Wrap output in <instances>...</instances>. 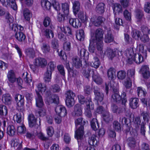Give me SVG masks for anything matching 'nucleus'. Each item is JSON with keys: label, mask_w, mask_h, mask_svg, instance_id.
Segmentation results:
<instances>
[{"label": "nucleus", "mask_w": 150, "mask_h": 150, "mask_svg": "<svg viewBox=\"0 0 150 150\" xmlns=\"http://www.w3.org/2000/svg\"><path fill=\"white\" fill-rule=\"evenodd\" d=\"M38 90L45 97L46 102L49 105L53 103L58 104L59 103V98L56 95H53L51 92L49 90H46V87L45 85H42L41 83H39L37 86Z\"/></svg>", "instance_id": "1"}, {"label": "nucleus", "mask_w": 150, "mask_h": 150, "mask_svg": "<svg viewBox=\"0 0 150 150\" xmlns=\"http://www.w3.org/2000/svg\"><path fill=\"white\" fill-rule=\"evenodd\" d=\"M86 122L83 120L82 117H79L75 120V123L76 127L79 125H80L79 128L75 132V137L76 138L77 140H81L83 139L84 134V127L83 126L85 125Z\"/></svg>", "instance_id": "2"}, {"label": "nucleus", "mask_w": 150, "mask_h": 150, "mask_svg": "<svg viewBox=\"0 0 150 150\" xmlns=\"http://www.w3.org/2000/svg\"><path fill=\"white\" fill-rule=\"evenodd\" d=\"M119 121L122 124H125L126 129L125 130V131L127 134H129L132 136H135L137 134L136 130L134 129L131 126V124L129 120H128L125 117L121 116L120 117Z\"/></svg>", "instance_id": "3"}, {"label": "nucleus", "mask_w": 150, "mask_h": 150, "mask_svg": "<svg viewBox=\"0 0 150 150\" xmlns=\"http://www.w3.org/2000/svg\"><path fill=\"white\" fill-rule=\"evenodd\" d=\"M28 120L29 126L30 127H34L35 129H38L40 125L41 120L39 119V124L37 123V119L34 115L32 114H30L28 116Z\"/></svg>", "instance_id": "4"}, {"label": "nucleus", "mask_w": 150, "mask_h": 150, "mask_svg": "<svg viewBox=\"0 0 150 150\" xmlns=\"http://www.w3.org/2000/svg\"><path fill=\"white\" fill-rule=\"evenodd\" d=\"M97 137L94 134L93 135L89 138L88 141L89 145L93 146H89L86 148L85 150H96L93 146H97L98 142L96 139Z\"/></svg>", "instance_id": "5"}, {"label": "nucleus", "mask_w": 150, "mask_h": 150, "mask_svg": "<svg viewBox=\"0 0 150 150\" xmlns=\"http://www.w3.org/2000/svg\"><path fill=\"white\" fill-rule=\"evenodd\" d=\"M105 21V19L101 16L97 18L93 17L91 19V23L95 26L98 27L101 25Z\"/></svg>", "instance_id": "6"}, {"label": "nucleus", "mask_w": 150, "mask_h": 150, "mask_svg": "<svg viewBox=\"0 0 150 150\" xmlns=\"http://www.w3.org/2000/svg\"><path fill=\"white\" fill-rule=\"evenodd\" d=\"M55 111L57 115L62 117H64L67 114L65 108L62 105H57L55 108Z\"/></svg>", "instance_id": "7"}, {"label": "nucleus", "mask_w": 150, "mask_h": 150, "mask_svg": "<svg viewBox=\"0 0 150 150\" xmlns=\"http://www.w3.org/2000/svg\"><path fill=\"white\" fill-rule=\"evenodd\" d=\"M94 92L95 95V99L98 103L101 102L103 100L104 96L103 93L100 91L99 88L97 87H95Z\"/></svg>", "instance_id": "8"}, {"label": "nucleus", "mask_w": 150, "mask_h": 150, "mask_svg": "<svg viewBox=\"0 0 150 150\" xmlns=\"http://www.w3.org/2000/svg\"><path fill=\"white\" fill-rule=\"evenodd\" d=\"M73 112V115L75 117L81 116L82 114V108L80 104H76L74 106Z\"/></svg>", "instance_id": "9"}, {"label": "nucleus", "mask_w": 150, "mask_h": 150, "mask_svg": "<svg viewBox=\"0 0 150 150\" xmlns=\"http://www.w3.org/2000/svg\"><path fill=\"white\" fill-rule=\"evenodd\" d=\"M144 78L148 79L150 76V72L148 67L146 65H143L142 66L140 70Z\"/></svg>", "instance_id": "10"}, {"label": "nucleus", "mask_w": 150, "mask_h": 150, "mask_svg": "<svg viewBox=\"0 0 150 150\" xmlns=\"http://www.w3.org/2000/svg\"><path fill=\"white\" fill-rule=\"evenodd\" d=\"M9 26L10 28L14 31L15 33L22 32V31L23 30V27L16 24H13L11 23L9 24Z\"/></svg>", "instance_id": "11"}, {"label": "nucleus", "mask_w": 150, "mask_h": 150, "mask_svg": "<svg viewBox=\"0 0 150 150\" xmlns=\"http://www.w3.org/2000/svg\"><path fill=\"white\" fill-rule=\"evenodd\" d=\"M104 31L102 29L99 28L96 29L95 32V37L96 40L93 41H101L103 40Z\"/></svg>", "instance_id": "12"}, {"label": "nucleus", "mask_w": 150, "mask_h": 150, "mask_svg": "<svg viewBox=\"0 0 150 150\" xmlns=\"http://www.w3.org/2000/svg\"><path fill=\"white\" fill-rule=\"evenodd\" d=\"M36 96H35L36 105L37 107L40 108L43 105V102L41 96L39 93L36 91Z\"/></svg>", "instance_id": "13"}, {"label": "nucleus", "mask_w": 150, "mask_h": 150, "mask_svg": "<svg viewBox=\"0 0 150 150\" xmlns=\"http://www.w3.org/2000/svg\"><path fill=\"white\" fill-rule=\"evenodd\" d=\"M70 24L74 28H78L80 27L81 25V23L79 20L77 18H71L69 20Z\"/></svg>", "instance_id": "14"}, {"label": "nucleus", "mask_w": 150, "mask_h": 150, "mask_svg": "<svg viewBox=\"0 0 150 150\" xmlns=\"http://www.w3.org/2000/svg\"><path fill=\"white\" fill-rule=\"evenodd\" d=\"M72 65L76 68H80L82 66L81 61L80 58L77 57L72 58Z\"/></svg>", "instance_id": "15"}, {"label": "nucleus", "mask_w": 150, "mask_h": 150, "mask_svg": "<svg viewBox=\"0 0 150 150\" xmlns=\"http://www.w3.org/2000/svg\"><path fill=\"white\" fill-rule=\"evenodd\" d=\"M47 64V61L44 58H39L35 59V64L36 66H40L41 67H43L45 66Z\"/></svg>", "instance_id": "16"}, {"label": "nucleus", "mask_w": 150, "mask_h": 150, "mask_svg": "<svg viewBox=\"0 0 150 150\" xmlns=\"http://www.w3.org/2000/svg\"><path fill=\"white\" fill-rule=\"evenodd\" d=\"M22 77L28 85L31 86V83H32V78L30 74H28L27 72H25L23 73Z\"/></svg>", "instance_id": "17"}, {"label": "nucleus", "mask_w": 150, "mask_h": 150, "mask_svg": "<svg viewBox=\"0 0 150 150\" xmlns=\"http://www.w3.org/2000/svg\"><path fill=\"white\" fill-rule=\"evenodd\" d=\"M41 49L44 54H46L50 52L51 50L50 47L48 44L44 42L42 44Z\"/></svg>", "instance_id": "18"}, {"label": "nucleus", "mask_w": 150, "mask_h": 150, "mask_svg": "<svg viewBox=\"0 0 150 150\" xmlns=\"http://www.w3.org/2000/svg\"><path fill=\"white\" fill-rule=\"evenodd\" d=\"M139 100L136 98H132L129 100V105L133 109H136L139 106Z\"/></svg>", "instance_id": "19"}, {"label": "nucleus", "mask_w": 150, "mask_h": 150, "mask_svg": "<svg viewBox=\"0 0 150 150\" xmlns=\"http://www.w3.org/2000/svg\"><path fill=\"white\" fill-rule=\"evenodd\" d=\"M133 60L137 64L144 61L143 56L139 53L135 54L134 55Z\"/></svg>", "instance_id": "20"}, {"label": "nucleus", "mask_w": 150, "mask_h": 150, "mask_svg": "<svg viewBox=\"0 0 150 150\" xmlns=\"http://www.w3.org/2000/svg\"><path fill=\"white\" fill-rule=\"evenodd\" d=\"M11 145L15 148H16L18 150H20L22 148V146L21 144L22 141H21V143H19V140L18 139H13L11 140Z\"/></svg>", "instance_id": "21"}, {"label": "nucleus", "mask_w": 150, "mask_h": 150, "mask_svg": "<svg viewBox=\"0 0 150 150\" xmlns=\"http://www.w3.org/2000/svg\"><path fill=\"white\" fill-rule=\"evenodd\" d=\"M73 12L75 15L78 12L80 9V4L78 1H75L72 3Z\"/></svg>", "instance_id": "22"}, {"label": "nucleus", "mask_w": 150, "mask_h": 150, "mask_svg": "<svg viewBox=\"0 0 150 150\" xmlns=\"http://www.w3.org/2000/svg\"><path fill=\"white\" fill-rule=\"evenodd\" d=\"M52 72L46 70L44 74V80L45 83H48L51 82Z\"/></svg>", "instance_id": "23"}, {"label": "nucleus", "mask_w": 150, "mask_h": 150, "mask_svg": "<svg viewBox=\"0 0 150 150\" xmlns=\"http://www.w3.org/2000/svg\"><path fill=\"white\" fill-rule=\"evenodd\" d=\"M15 36L16 38L18 41L25 42L26 39V36L23 33L19 32L18 33H15Z\"/></svg>", "instance_id": "24"}, {"label": "nucleus", "mask_w": 150, "mask_h": 150, "mask_svg": "<svg viewBox=\"0 0 150 150\" xmlns=\"http://www.w3.org/2000/svg\"><path fill=\"white\" fill-rule=\"evenodd\" d=\"M126 55L127 57V63L129 64H131L133 62L132 56L134 54V53L132 49H130L127 51L126 53Z\"/></svg>", "instance_id": "25"}, {"label": "nucleus", "mask_w": 150, "mask_h": 150, "mask_svg": "<svg viewBox=\"0 0 150 150\" xmlns=\"http://www.w3.org/2000/svg\"><path fill=\"white\" fill-rule=\"evenodd\" d=\"M78 54L81 57H86L87 58L88 55V52L85 49L80 47L78 48Z\"/></svg>", "instance_id": "26"}, {"label": "nucleus", "mask_w": 150, "mask_h": 150, "mask_svg": "<svg viewBox=\"0 0 150 150\" xmlns=\"http://www.w3.org/2000/svg\"><path fill=\"white\" fill-rule=\"evenodd\" d=\"M76 37L77 39L79 40L83 41L84 38V31L82 29L77 30L76 33Z\"/></svg>", "instance_id": "27"}, {"label": "nucleus", "mask_w": 150, "mask_h": 150, "mask_svg": "<svg viewBox=\"0 0 150 150\" xmlns=\"http://www.w3.org/2000/svg\"><path fill=\"white\" fill-rule=\"evenodd\" d=\"M105 5L103 3H100L98 4L96 7V11L100 14L103 13L105 11Z\"/></svg>", "instance_id": "28"}, {"label": "nucleus", "mask_w": 150, "mask_h": 150, "mask_svg": "<svg viewBox=\"0 0 150 150\" xmlns=\"http://www.w3.org/2000/svg\"><path fill=\"white\" fill-rule=\"evenodd\" d=\"M11 96L8 94L4 95L2 97L3 102L6 105H9L11 103Z\"/></svg>", "instance_id": "29"}, {"label": "nucleus", "mask_w": 150, "mask_h": 150, "mask_svg": "<svg viewBox=\"0 0 150 150\" xmlns=\"http://www.w3.org/2000/svg\"><path fill=\"white\" fill-rule=\"evenodd\" d=\"M44 34L46 38L48 39L52 38L54 35L53 31L47 28H46L44 30Z\"/></svg>", "instance_id": "30"}, {"label": "nucleus", "mask_w": 150, "mask_h": 150, "mask_svg": "<svg viewBox=\"0 0 150 150\" xmlns=\"http://www.w3.org/2000/svg\"><path fill=\"white\" fill-rule=\"evenodd\" d=\"M114 38L112 36L111 31L110 30L108 31L105 35V41L106 43H110L113 41Z\"/></svg>", "instance_id": "31"}, {"label": "nucleus", "mask_w": 150, "mask_h": 150, "mask_svg": "<svg viewBox=\"0 0 150 150\" xmlns=\"http://www.w3.org/2000/svg\"><path fill=\"white\" fill-rule=\"evenodd\" d=\"M14 119L18 123H21L24 119L23 114L22 112H19L14 116Z\"/></svg>", "instance_id": "32"}, {"label": "nucleus", "mask_w": 150, "mask_h": 150, "mask_svg": "<svg viewBox=\"0 0 150 150\" xmlns=\"http://www.w3.org/2000/svg\"><path fill=\"white\" fill-rule=\"evenodd\" d=\"M113 10L115 15L117 13L119 14L122 12V7L119 4H115L113 6Z\"/></svg>", "instance_id": "33"}, {"label": "nucleus", "mask_w": 150, "mask_h": 150, "mask_svg": "<svg viewBox=\"0 0 150 150\" xmlns=\"http://www.w3.org/2000/svg\"><path fill=\"white\" fill-rule=\"evenodd\" d=\"M23 14L25 18L27 21H29L32 16L30 11L27 8H24L23 10Z\"/></svg>", "instance_id": "34"}, {"label": "nucleus", "mask_w": 150, "mask_h": 150, "mask_svg": "<svg viewBox=\"0 0 150 150\" xmlns=\"http://www.w3.org/2000/svg\"><path fill=\"white\" fill-rule=\"evenodd\" d=\"M91 125L92 129L94 131L99 128V126L98 122L96 119L93 118L91 122Z\"/></svg>", "instance_id": "35"}, {"label": "nucleus", "mask_w": 150, "mask_h": 150, "mask_svg": "<svg viewBox=\"0 0 150 150\" xmlns=\"http://www.w3.org/2000/svg\"><path fill=\"white\" fill-rule=\"evenodd\" d=\"M25 53L27 56L30 58H33L35 57V52L33 48H29L26 49Z\"/></svg>", "instance_id": "36"}, {"label": "nucleus", "mask_w": 150, "mask_h": 150, "mask_svg": "<svg viewBox=\"0 0 150 150\" xmlns=\"http://www.w3.org/2000/svg\"><path fill=\"white\" fill-rule=\"evenodd\" d=\"M94 41L95 45H96V48L100 54L103 53V40Z\"/></svg>", "instance_id": "37"}, {"label": "nucleus", "mask_w": 150, "mask_h": 150, "mask_svg": "<svg viewBox=\"0 0 150 150\" xmlns=\"http://www.w3.org/2000/svg\"><path fill=\"white\" fill-rule=\"evenodd\" d=\"M122 98L118 93L113 94L111 96V100L114 102L119 103L121 100Z\"/></svg>", "instance_id": "38"}, {"label": "nucleus", "mask_w": 150, "mask_h": 150, "mask_svg": "<svg viewBox=\"0 0 150 150\" xmlns=\"http://www.w3.org/2000/svg\"><path fill=\"white\" fill-rule=\"evenodd\" d=\"M7 77L9 81L11 83H13L15 81L16 78L14 72L10 71L8 73Z\"/></svg>", "instance_id": "39"}, {"label": "nucleus", "mask_w": 150, "mask_h": 150, "mask_svg": "<svg viewBox=\"0 0 150 150\" xmlns=\"http://www.w3.org/2000/svg\"><path fill=\"white\" fill-rule=\"evenodd\" d=\"M24 98L19 100L17 103V108L21 112H23L24 110Z\"/></svg>", "instance_id": "40"}, {"label": "nucleus", "mask_w": 150, "mask_h": 150, "mask_svg": "<svg viewBox=\"0 0 150 150\" xmlns=\"http://www.w3.org/2000/svg\"><path fill=\"white\" fill-rule=\"evenodd\" d=\"M7 6H10L11 8L14 10L17 9V6L15 0H6Z\"/></svg>", "instance_id": "41"}, {"label": "nucleus", "mask_w": 150, "mask_h": 150, "mask_svg": "<svg viewBox=\"0 0 150 150\" xmlns=\"http://www.w3.org/2000/svg\"><path fill=\"white\" fill-rule=\"evenodd\" d=\"M105 53L108 58L111 59L115 56V52L110 48H108Z\"/></svg>", "instance_id": "42"}, {"label": "nucleus", "mask_w": 150, "mask_h": 150, "mask_svg": "<svg viewBox=\"0 0 150 150\" xmlns=\"http://www.w3.org/2000/svg\"><path fill=\"white\" fill-rule=\"evenodd\" d=\"M107 74L109 79H112L115 76V69L112 68H110L108 70Z\"/></svg>", "instance_id": "43"}, {"label": "nucleus", "mask_w": 150, "mask_h": 150, "mask_svg": "<svg viewBox=\"0 0 150 150\" xmlns=\"http://www.w3.org/2000/svg\"><path fill=\"white\" fill-rule=\"evenodd\" d=\"M16 129L14 126L9 125L7 128V132L10 136H13L16 132Z\"/></svg>", "instance_id": "44"}, {"label": "nucleus", "mask_w": 150, "mask_h": 150, "mask_svg": "<svg viewBox=\"0 0 150 150\" xmlns=\"http://www.w3.org/2000/svg\"><path fill=\"white\" fill-rule=\"evenodd\" d=\"M93 80L96 83L100 84L103 82V79L99 75L94 74L92 76Z\"/></svg>", "instance_id": "45"}, {"label": "nucleus", "mask_w": 150, "mask_h": 150, "mask_svg": "<svg viewBox=\"0 0 150 150\" xmlns=\"http://www.w3.org/2000/svg\"><path fill=\"white\" fill-rule=\"evenodd\" d=\"M100 63L97 57H95L94 58L93 60L91 63V66L96 69L99 66Z\"/></svg>", "instance_id": "46"}, {"label": "nucleus", "mask_w": 150, "mask_h": 150, "mask_svg": "<svg viewBox=\"0 0 150 150\" xmlns=\"http://www.w3.org/2000/svg\"><path fill=\"white\" fill-rule=\"evenodd\" d=\"M141 120L140 117H137L135 118L134 121V125L135 127V129H134L136 130L137 132V131L138 130L139 126H141ZM137 135V134L135 136Z\"/></svg>", "instance_id": "47"}, {"label": "nucleus", "mask_w": 150, "mask_h": 150, "mask_svg": "<svg viewBox=\"0 0 150 150\" xmlns=\"http://www.w3.org/2000/svg\"><path fill=\"white\" fill-rule=\"evenodd\" d=\"M55 67V63L53 62H50L48 64L46 70L52 72L54 71Z\"/></svg>", "instance_id": "48"}, {"label": "nucleus", "mask_w": 150, "mask_h": 150, "mask_svg": "<svg viewBox=\"0 0 150 150\" xmlns=\"http://www.w3.org/2000/svg\"><path fill=\"white\" fill-rule=\"evenodd\" d=\"M42 6L45 10H49L50 9L51 5L50 2L46 0H43L41 2Z\"/></svg>", "instance_id": "49"}, {"label": "nucleus", "mask_w": 150, "mask_h": 150, "mask_svg": "<svg viewBox=\"0 0 150 150\" xmlns=\"http://www.w3.org/2000/svg\"><path fill=\"white\" fill-rule=\"evenodd\" d=\"M8 113V109L6 106L3 105H0V115L6 116Z\"/></svg>", "instance_id": "50"}, {"label": "nucleus", "mask_w": 150, "mask_h": 150, "mask_svg": "<svg viewBox=\"0 0 150 150\" xmlns=\"http://www.w3.org/2000/svg\"><path fill=\"white\" fill-rule=\"evenodd\" d=\"M141 117L143 119L144 122H148L149 121L150 117L148 113L146 112L143 111L141 114Z\"/></svg>", "instance_id": "51"}, {"label": "nucleus", "mask_w": 150, "mask_h": 150, "mask_svg": "<svg viewBox=\"0 0 150 150\" xmlns=\"http://www.w3.org/2000/svg\"><path fill=\"white\" fill-rule=\"evenodd\" d=\"M129 146L131 148H133L135 146L136 141L135 139L132 137H129L127 139Z\"/></svg>", "instance_id": "52"}, {"label": "nucleus", "mask_w": 150, "mask_h": 150, "mask_svg": "<svg viewBox=\"0 0 150 150\" xmlns=\"http://www.w3.org/2000/svg\"><path fill=\"white\" fill-rule=\"evenodd\" d=\"M66 103L68 107H72L75 103L74 98H66Z\"/></svg>", "instance_id": "53"}, {"label": "nucleus", "mask_w": 150, "mask_h": 150, "mask_svg": "<svg viewBox=\"0 0 150 150\" xmlns=\"http://www.w3.org/2000/svg\"><path fill=\"white\" fill-rule=\"evenodd\" d=\"M51 45L52 48L54 49V51L56 50L57 52H58L59 49V46L57 40L56 39L52 40L51 42Z\"/></svg>", "instance_id": "54"}, {"label": "nucleus", "mask_w": 150, "mask_h": 150, "mask_svg": "<svg viewBox=\"0 0 150 150\" xmlns=\"http://www.w3.org/2000/svg\"><path fill=\"white\" fill-rule=\"evenodd\" d=\"M62 10L65 16H67L69 13V5L67 3L62 4Z\"/></svg>", "instance_id": "55"}, {"label": "nucleus", "mask_w": 150, "mask_h": 150, "mask_svg": "<svg viewBox=\"0 0 150 150\" xmlns=\"http://www.w3.org/2000/svg\"><path fill=\"white\" fill-rule=\"evenodd\" d=\"M132 37L136 40H138L141 35L140 31L136 30H134L132 31Z\"/></svg>", "instance_id": "56"}, {"label": "nucleus", "mask_w": 150, "mask_h": 150, "mask_svg": "<svg viewBox=\"0 0 150 150\" xmlns=\"http://www.w3.org/2000/svg\"><path fill=\"white\" fill-rule=\"evenodd\" d=\"M117 76L119 79H123L126 76V73L124 70L120 71L117 73Z\"/></svg>", "instance_id": "57"}, {"label": "nucleus", "mask_w": 150, "mask_h": 150, "mask_svg": "<svg viewBox=\"0 0 150 150\" xmlns=\"http://www.w3.org/2000/svg\"><path fill=\"white\" fill-rule=\"evenodd\" d=\"M113 128L115 130L118 132H120L121 128L120 124L117 121H115L113 123Z\"/></svg>", "instance_id": "58"}, {"label": "nucleus", "mask_w": 150, "mask_h": 150, "mask_svg": "<svg viewBox=\"0 0 150 150\" xmlns=\"http://www.w3.org/2000/svg\"><path fill=\"white\" fill-rule=\"evenodd\" d=\"M87 101L86 102V104L87 106V108L93 110L94 108V105L91 101V99L90 98L87 99Z\"/></svg>", "instance_id": "59"}, {"label": "nucleus", "mask_w": 150, "mask_h": 150, "mask_svg": "<svg viewBox=\"0 0 150 150\" xmlns=\"http://www.w3.org/2000/svg\"><path fill=\"white\" fill-rule=\"evenodd\" d=\"M144 45L143 44H139L137 46V48L138 49L139 51L141 52L143 56H144L145 57H147V53L146 50H144Z\"/></svg>", "instance_id": "60"}, {"label": "nucleus", "mask_w": 150, "mask_h": 150, "mask_svg": "<svg viewBox=\"0 0 150 150\" xmlns=\"http://www.w3.org/2000/svg\"><path fill=\"white\" fill-rule=\"evenodd\" d=\"M95 44L92 39L90 40V43L89 47V51L93 53L95 50Z\"/></svg>", "instance_id": "61"}, {"label": "nucleus", "mask_w": 150, "mask_h": 150, "mask_svg": "<svg viewBox=\"0 0 150 150\" xmlns=\"http://www.w3.org/2000/svg\"><path fill=\"white\" fill-rule=\"evenodd\" d=\"M137 91L138 96L139 97L144 96L146 94V92L143 90L141 87H138Z\"/></svg>", "instance_id": "62"}, {"label": "nucleus", "mask_w": 150, "mask_h": 150, "mask_svg": "<svg viewBox=\"0 0 150 150\" xmlns=\"http://www.w3.org/2000/svg\"><path fill=\"white\" fill-rule=\"evenodd\" d=\"M51 23V20L50 18L49 17L47 16L44 19L43 24L45 27H47L50 25Z\"/></svg>", "instance_id": "63"}, {"label": "nucleus", "mask_w": 150, "mask_h": 150, "mask_svg": "<svg viewBox=\"0 0 150 150\" xmlns=\"http://www.w3.org/2000/svg\"><path fill=\"white\" fill-rule=\"evenodd\" d=\"M66 95V98H74L76 97L75 93L70 90L67 91Z\"/></svg>", "instance_id": "64"}]
</instances>
